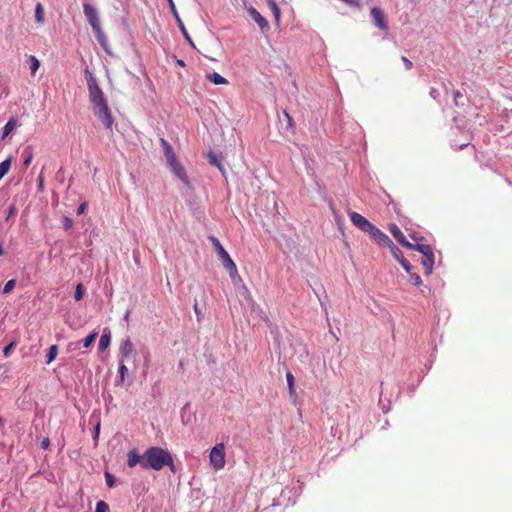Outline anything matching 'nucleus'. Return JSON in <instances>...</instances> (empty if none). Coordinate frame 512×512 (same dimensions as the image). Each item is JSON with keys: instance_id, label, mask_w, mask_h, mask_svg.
<instances>
[{"instance_id": "1", "label": "nucleus", "mask_w": 512, "mask_h": 512, "mask_svg": "<svg viewBox=\"0 0 512 512\" xmlns=\"http://www.w3.org/2000/svg\"><path fill=\"white\" fill-rule=\"evenodd\" d=\"M144 468L145 469H153V470H161L164 466H169L172 471H175V466L173 462V458L168 450H165L161 447H149L144 452Z\"/></svg>"}, {"instance_id": "2", "label": "nucleus", "mask_w": 512, "mask_h": 512, "mask_svg": "<svg viewBox=\"0 0 512 512\" xmlns=\"http://www.w3.org/2000/svg\"><path fill=\"white\" fill-rule=\"evenodd\" d=\"M208 239L214 246L215 251L220 261L222 262L224 268L229 272L230 277L234 278L238 274L236 264L234 263L228 252L225 250V248L222 246V244L216 237L209 236Z\"/></svg>"}, {"instance_id": "3", "label": "nucleus", "mask_w": 512, "mask_h": 512, "mask_svg": "<svg viewBox=\"0 0 512 512\" xmlns=\"http://www.w3.org/2000/svg\"><path fill=\"white\" fill-rule=\"evenodd\" d=\"M83 11L93 31L96 33L97 40L104 46L105 35L101 29L100 19L97 10L89 3L83 5Z\"/></svg>"}, {"instance_id": "4", "label": "nucleus", "mask_w": 512, "mask_h": 512, "mask_svg": "<svg viewBox=\"0 0 512 512\" xmlns=\"http://www.w3.org/2000/svg\"><path fill=\"white\" fill-rule=\"evenodd\" d=\"M88 82V92H89V100L92 103V107L100 104H104L107 102L103 91L99 87L96 78L89 73Z\"/></svg>"}, {"instance_id": "5", "label": "nucleus", "mask_w": 512, "mask_h": 512, "mask_svg": "<svg viewBox=\"0 0 512 512\" xmlns=\"http://www.w3.org/2000/svg\"><path fill=\"white\" fill-rule=\"evenodd\" d=\"M92 110L96 118L103 124L105 129L112 130L114 118L108 103L106 102L104 104L96 105L92 107Z\"/></svg>"}, {"instance_id": "6", "label": "nucleus", "mask_w": 512, "mask_h": 512, "mask_svg": "<svg viewBox=\"0 0 512 512\" xmlns=\"http://www.w3.org/2000/svg\"><path fill=\"white\" fill-rule=\"evenodd\" d=\"M209 460L211 466L215 470L224 468L226 463L225 445L223 443L216 444L210 451Z\"/></svg>"}, {"instance_id": "7", "label": "nucleus", "mask_w": 512, "mask_h": 512, "mask_svg": "<svg viewBox=\"0 0 512 512\" xmlns=\"http://www.w3.org/2000/svg\"><path fill=\"white\" fill-rule=\"evenodd\" d=\"M349 217L353 225L361 231L368 233L370 236L375 233L377 227L360 213L354 211L350 212Z\"/></svg>"}, {"instance_id": "8", "label": "nucleus", "mask_w": 512, "mask_h": 512, "mask_svg": "<svg viewBox=\"0 0 512 512\" xmlns=\"http://www.w3.org/2000/svg\"><path fill=\"white\" fill-rule=\"evenodd\" d=\"M391 254L393 257L402 265L404 270L407 273H410V270L412 269V265L409 263V261L404 257L402 251L393 244L391 247H389Z\"/></svg>"}, {"instance_id": "9", "label": "nucleus", "mask_w": 512, "mask_h": 512, "mask_svg": "<svg viewBox=\"0 0 512 512\" xmlns=\"http://www.w3.org/2000/svg\"><path fill=\"white\" fill-rule=\"evenodd\" d=\"M371 16L375 22V25L377 27H379L380 29L382 30H387L388 29V25H387V22H386V19H385V15L383 13V11L378 8V7H374L371 9Z\"/></svg>"}, {"instance_id": "10", "label": "nucleus", "mask_w": 512, "mask_h": 512, "mask_svg": "<svg viewBox=\"0 0 512 512\" xmlns=\"http://www.w3.org/2000/svg\"><path fill=\"white\" fill-rule=\"evenodd\" d=\"M170 10H171V12H172L173 16L175 17L176 22H177V24H178V27L180 28V30H181V32H182V34H183L184 38L189 42V44H190L193 48H195V44H194V42L192 41V39H191L190 35H189V34H188V32H187V29H186V27H185V25H184V23H183L182 19L180 18L179 14H178V11H177V9H176L175 4H172V6L170 7Z\"/></svg>"}, {"instance_id": "11", "label": "nucleus", "mask_w": 512, "mask_h": 512, "mask_svg": "<svg viewBox=\"0 0 512 512\" xmlns=\"http://www.w3.org/2000/svg\"><path fill=\"white\" fill-rule=\"evenodd\" d=\"M171 171L175 174L176 177H178L184 184H189V179L186 174V171L184 167L176 160L173 163L168 164Z\"/></svg>"}, {"instance_id": "12", "label": "nucleus", "mask_w": 512, "mask_h": 512, "mask_svg": "<svg viewBox=\"0 0 512 512\" xmlns=\"http://www.w3.org/2000/svg\"><path fill=\"white\" fill-rule=\"evenodd\" d=\"M161 146L163 148L164 157L167 165L173 163L177 160L175 152L171 146V144L164 138L160 139Z\"/></svg>"}, {"instance_id": "13", "label": "nucleus", "mask_w": 512, "mask_h": 512, "mask_svg": "<svg viewBox=\"0 0 512 512\" xmlns=\"http://www.w3.org/2000/svg\"><path fill=\"white\" fill-rule=\"evenodd\" d=\"M248 12L253 20L259 25L262 31L269 29L270 26L268 21L254 7H250Z\"/></svg>"}, {"instance_id": "14", "label": "nucleus", "mask_w": 512, "mask_h": 512, "mask_svg": "<svg viewBox=\"0 0 512 512\" xmlns=\"http://www.w3.org/2000/svg\"><path fill=\"white\" fill-rule=\"evenodd\" d=\"M389 231L401 245H403L404 247L410 246V242L407 241L405 235L396 224H390Z\"/></svg>"}, {"instance_id": "15", "label": "nucleus", "mask_w": 512, "mask_h": 512, "mask_svg": "<svg viewBox=\"0 0 512 512\" xmlns=\"http://www.w3.org/2000/svg\"><path fill=\"white\" fill-rule=\"evenodd\" d=\"M134 350H135L134 345H133L132 341L130 340V338L125 339L121 343L120 350H119L122 360L125 358H130L133 355Z\"/></svg>"}, {"instance_id": "16", "label": "nucleus", "mask_w": 512, "mask_h": 512, "mask_svg": "<svg viewBox=\"0 0 512 512\" xmlns=\"http://www.w3.org/2000/svg\"><path fill=\"white\" fill-rule=\"evenodd\" d=\"M144 453L142 455L138 454L136 450H131L127 453V464L129 467H134L137 464H140L142 468H144Z\"/></svg>"}, {"instance_id": "17", "label": "nucleus", "mask_w": 512, "mask_h": 512, "mask_svg": "<svg viewBox=\"0 0 512 512\" xmlns=\"http://www.w3.org/2000/svg\"><path fill=\"white\" fill-rule=\"evenodd\" d=\"M379 245L381 246H386V247H391L394 243L392 242V240L384 233L382 232L379 228H377L375 230V233H373L371 235Z\"/></svg>"}, {"instance_id": "18", "label": "nucleus", "mask_w": 512, "mask_h": 512, "mask_svg": "<svg viewBox=\"0 0 512 512\" xmlns=\"http://www.w3.org/2000/svg\"><path fill=\"white\" fill-rule=\"evenodd\" d=\"M422 265L424 267V274L430 275L434 267V253L433 251L423 255Z\"/></svg>"}, {"instance_id": "19", "label": "nucleus", "mask_w": 512, "mask_h": 512, "mask_svg": "<svg viewBox=\"0 0 512 512\" xmlns=\"http://www.w3.org/2000/svg\"><path fill=\"white\" fill-rule=\"evenodd\" d=\"M416 243H410V246H406V248L416 250L420 252L422 255H425L431 251H433L432 247L429 244L421 243L420 240L422 238H414Z\"/></svg>"}, {"instance_id": "20", "label": "nucleus", "mask_w": 512, "mask_h": 512, "mask_svg": "<svg viewBox=\"0 0 512 512\" xmlns=\"http://www.w3.org/2000/svg\"><path fill=\"white\" fill-rule=\"evenodd\" d=\"M268 3V6L275 18V22H276V25L279 26L280 25V8L278 7L277 3L274 1V0H268L267 1Z\"/></svg>"}, {"instance_id": "21", "label": "nucleus", "mask_w": 512, "mask_h": 512, "mask_svg": "<svg viewBox=\"0 0 512 512\" xmlns=\"http://www.w3.org/2000/svg\"><path fill=\"white\" fill-rule=\"evenodd\" d=\"M206 77H207V79H209L212 83H214L216 85H223V84L228 83L226 78H224L223 76H221L220 74H218L216 72L209 73V74H207Z\"/></svg>"}, {"instance_id": "22", "label": "nucleus", "mask_w": 512, "mask_h": 512, "mask_svg": "<svg viewBox=\"0 0 512 512\" xmlns=\"http://www.w3.org/2000/svg\"><path fill=\"white\" fill-rule=\"evenodd\" d=\"M35 21L39 24L45 22L44 8L41 3H37L35 7Z\"/></svg>"}, {"instance_id": "23", "label": "nucleus", "mask_w": 512, "mask_h": 512, "mask_svg": "<svg viewBox=\"0 0 512 512\" xmlns=\"http://www.w3.org/2000/svg\"><path fill=\"white\" fill-rule=\"evenodd\" d=\"M11 163V157L0 163V180L9 172L11 168Z\"/></svg>"}, {"instance_id": "24", "label": "nucleus", "mask_w": 512, "mask_h": 512, "mask_svg": "<svg viewBox=\"0 0 512 512\" xmlns=\"http://www.w3.org/2000/svg\"><path fill=\"white\" fill-rule=\"evenodd\" d=\"M286 380L289 388V394L291 396H296V391L294 387L295 378L291 372L286 373Z\"/></svg>"}, {"instance_id": "25", "label": "nucleus", "mask_w": 512, "mask_h": 512, "mask_svg": "<svg viewBox=\"0 0 512 512\" xmlns=\"http://www.w3.org/2000/svg\"><path fill=\"white\" fill-rule=\"evenodd\" d=\"M15 125H16V121L15 119H10L4 126L3 128V134H2V138H5L7 137L15 128Z\"/></svg>"}, {"instance_id": "26", "label": "nucleus", "mask_w": 512, "mask_h": 512, "mask_svg": "<svg viewBox=\"0 0 512 512\" xmlns=\"http://www.w3.org/2000/svg\"><path fill=\"white\" fill-rule=\"evenodd\" d=\"M126 372H127V367L125 366V364L121 360L120 361V366H119V376L116 379V384L117 385H120V384L124 383Z\"/></svg>"}, {"instance_id": "27", "label": "nucleus", "mask_w": 512, "mask_h": 512, "mask_svg": "<svg viewBox=\"0 0 512 512\" xmlns=\"http://www.w3.org/2000/svg\"><path fill=\"white\" fill-rule=\"evenodd\" d=\"M110 344V334L109 333H104L102 334V336L100 337V340H99V350L103 351L105 350Z\"/></svg>"}, {"instance_id": "28", "label": "nucleus", "mask_w": 512, "mask_h": 512, "mask_svg": "<svg viewBox=\"0 0 512 512\" xmlns=\"http://www.w3.org/2000/svg\"><path fill=\"white\" fill-rule=\"evenodd\" d=\"M29 62H30L31 74L35 75L37 70L40 67V62H39V60L34 55H30L29 56Z\"/></svg>"}, {"instance_id": "29", "label": "nucleus", "mask_w": 512, "mask_h": 512, "mask_svg": "<svg viewBox=\"0 0 512 512\" xmlns=\"http://www.w3.org/2000/svg\"><path fill=\"white\" fill-rule=\"evenodd\" d=\"M208 159H209V163L211 165H214L216 166L219 170H223V167H222V164H221V160L218 158V156L212 152H210L208 154Z\"/></svg>"}, {"instance_id": "30", "label": "nucleus", "mask_w": 512, "mask_h": 512, "mask_svg": "<svg viewBox=\"0 0 512 512\" xmlns=\"http://www.w3.org/2000/svg\"><path fill=\"white\" fill-rule=\"evenodd\" d=\"M58 354V347L57 345H52L50 346L49 350H48V353H47V363H51L52 361L55 360L56 356Z\"/></svg>"}, {"instance_id": "31", "label": "nucleus", "mask_w": 512, "mask_h": 512, "mask_svg": "<svg viewBox=\"0 0 512 512\" xmlns=\"http://www.w3.org/2000/svg\"><path fill=\"white\" fill-rule=\"evenodd\" d=\"M98 332L94 331L83 340V347L88 348L96 340Z\"/></svg>"}, {"instance_id": "32", "label": "nucleus", "mask_w": 512, "mask_h": 512, "mask_svg": "<svg viewBox=\"0 0 512 512\" xmlns=\"http://www.w3.org/2000/svg\"><path fill=\"white\" fill-rule=\"evenodd\" d=\"M84 293H85V289H84L83 285L81 283H79L76 286V290H75V294H74L75 300L80 301L83 298Z\"/></svg>"}, {"instance_id": "33", "label": "nucleus", "mask_w": 512, "mask_h": 512, "mask_svg": "<svg viewBox=\"0 0 512 512\" xmlns=\"http://www.w3.org/2000/svg\"><path fill=\"white\" fill-rule=\"evenodd\" d=\"M408 274L410 276V281L412 282V284H414L415 286H420L422 284V280H421L420 276L416 273H413L412 269L410 270V273H408Z\"/></svg>"}, {"instance_id": "34", "label": "nucleus", "mask_w": 512, "mask_h": 512, "mask_svg": "<svg viewBox=\"0 0 512 512\" xmlns=\"http://www.w3.org/2000/svg\"><path fill=\"white\" fill-rule=\"evenodd\" d=\"M15 285H16V281H15L14 279L9 280V281L5 284V286H4V288H3V293H4V294H9L10 292H12V290H13V289H14V287H15Z\"/></svg>"}, {"instance_id": "35", "label": "nucleus", "mask_w": 512, "mask_h": 512, "mask_svg": "<svg viewBox=\"0 0 512 512\" xmlns=\"http://www.w3.org/2000/svg\"><path fill=\"white\" fill-rule=\"evenodd\" d=\"M109 506L104 501H99L96 504L95 512H108Z\"/></svg>"}, {"instance_id": "36", "label": "nucleus", "mask_w": 512, "mask_h": 512, "mask_svg": "<svg viewBox=\"0 0 512 512\" xmlns=\"http://www.w3.org/2000/svg\"><path fill=\"white\" fill-rule=\"evenodd\" d=\"M25 153H27V156H26V158L23 161V166L24 167H28L31 164V162H32L33 154H32L31 151H28V150H25Z\"/></svg>"}, {"instance_id": "37", "label": "nucleus", "mask_w": 512, "mask_h": 512, "mask_svg": "<svg viewBox=\"0 0 512 512\" xmlns=\"http://www.w3.org/2000/svg\"><path fill=\"white\" fill-rule=\"evenodd\" d=\"M15 347V342H11L10 344H8L4 349H3V354L5 357H7L10 352L14 349Z\"/></svg>"}, {"instance_id": "38", "label": "nucleus", "mask_w": 512, "mask_h": 512, "mask_svg": "<svg viewBox=\"0 0 512 512\" xmlns=\"http://www.w3.org/2000/svg\"><path fill=\"white\" fill-rule=\"evenodd\" d=\"M401 60L403 61L404 65H405V68L407 70H411L412 69L413 64H412V62L407 57L402 56Z\"/></svg>"}, {"instance_id": "39", "label": "nucleus", "mask_w": 512, "mask_h": 512, "mask_svg": "<svg viewBox=\"0 0 512 512\" xmlns=\"http://www.w3.org/2000/svg\"><path fill=\"white\" fill-rule=\"evenodd\" d=\"M341 1L346 3L349 6H352V7H359L360 6L359 0H341Z\"/></svg>"}, {"instance_id": "40", "label": "nucleus", "mask_w": 512, "mask_h": 512, "mask_svg": "<svg viewBox=\"0 0 512 512\" xmlns=\"http://www.w3.org/2000/svg\"><path fill=\"white\" fill-rule=\"evenodd\" d=\"M86 208H87V203L86 202L81 203L77 209V214L78 215L83 214L85 212Z\"/></svg>"}, {"instance_id": "41", "label": "nucleus", "mask_w": 512, "mask_h": 512, "mask_svg": "<svg viewBox=\"0 0 512 512\" xmlns=\"http://www.w3.org/2000/svg\"><path fill=\"white\" fill-rule=\"evenodd\" d=\"M72 225H73V221H72V219H70V218H68V217H65V218H64V227H65V229H69V228H71V227H72Z\"/></svg>"}, {"instance_id": "42", "label": "nucleus", "mask_w": 512, "mask_h": 512, "mask_svg": "<svg viewBox=\"0 0 512 512\" xmlns=\"http://www.w3.org/2000/svg\"><path fill=\"white\" fill-rule=\"evenodd\" d=\"M16 212H17V208H16V206H15V205H11V206L9 207V214H8L7 220H8L12 215L16 214Z\"/></svg>"}, {"instance_id": "43", "label": "nucleus", "mask_w": 512, "mask_h": 512, "mask_svg": "<svg viewBox=\"0 0 512 512\" xmlns=\"http://www.w3.org/2000/svg\"><path fill=\"white\" fill-rule=\"evenodd\" d=\"M49 444H50L49 439L48 438H44L42 440V442H41V448L46 449V448H48Z\"/></svg>"}, {"instance_id": "44", "label": "nucleus", "mask_w": 512, "mask_h": 512, "mask_svg": "<svg viewBox=\"0 0 512 512\" xmlns=\"http://www.w3.org/2000/svg\"><path fill=\"white\" fill-rule=\"evenodd\" d=\"M43 183H44V179H43L42 174H40L39 177H38V187H39V189L43 188Z\"/></svg>"}, {"instance_id": "45", "label": "nucleus", "mask_w": 512, "mask_h": 512, "mask_svg": "<svg viewBox=\"0 0 512 512\" xmlns=\"http://www.w3.org/2000/svg\"><path fill=\"white\" fill-rule=\"evenodd\" d=\"M177 64H178L179 66H182V67H184V66H185V62H184L183 60H181V59H178V60H177Z\"/></svg>"}, {"instance_id": "46", "label": "nucleus", "mask_w": 512, "mask_h": 512, "mask_svg": "<svg viewBox=\"0 0 512 512\" xmlns=\"http://www.w3.org/2000/svg\"><path fill=\"white\" fill-rule=\"evenodd\" d=\"M98 434H99V424L96 426V429H95V438L98 437Z\"/></svg>"}, {"instance_id": "47", "label": "nucleus", "mask_w": 512, "mask_h": 512, "mask_svg": "<svg viewBox=\"0 0 512 512\" xmlns=\"http://www.w3.org/2000/svg\"><path fill=\"white\" fill-rule=\"evenodd\" d=\"M106 480H114V478L109 473H106Z\"/></svg>"}, {"instance_id": "48", "label": "nucleus", "mask_w": 512, "mask_h": 512, "mask_svg": "<svg viewBox=\"0 0 512 512\" xmlns=\"http://www.w3.org/2000/svg\"><path fill=\"white\" fill-rule=\"evenodd\" d=\"M4 254L3 246L0 244V257Z\"/></svg>"}, {"instance_id": "49", "label": "nucleus", "mask_w": 512, "mask_h": 512, "mask_svg": "<svg viewBox=\"0 0 512 512\" xmlns=\"http://www.w3.org/2000/svg\"><path fill=\"white\" fill-rule=\"evenodd\" d=\"M114 483H115V482H112V481L107 482V484H108V486H109V487H113Z\"/></svg>"}, {"instance_id": "50", "label": "nucleus", "mask_w": 512, "mask_h": 512, "mask_svg": "<svg viewBox=\"0 0 512 512\" xmlns=\"http://www.w3.org/2000/svg\"><path fill=\"white\" fill-rule=\"evenodd\" d=\"M0 425H4V419L0 417Z\"/></svg>"}, {"instance_id": "51", "label": "nucleus", "mask_w": 512, "mask_h": 512, "mask_svg": "<svg viewBox=\"0 0 512 512\" xmlns=\"http://www.w3.org/2000/svg\"><path fill=\"white\" fill-rule=\"evenodd\" d=\"M168 2H169V7H171L172 4H174L173 0H168Z\"/></svg>"}, {"instance_id": "52", "label": "nucleus", "mask_w": 512, "mask_h": 512, "mask_svg": "<svg viewBox=\"0 0 512 512\" xmlns=\"http://www.w3.org/2000/svg\"><path fill=\"white\" fill-rule=\"evenodd\" d=\"M285 115H286L287 119H288L289 121H291V117L289 116V114H288V113H285Z\"/></svg>"}, {"instance_id": "53", "label": "nucleus", "mask_w": 512, "mask_h": 512, "mask_svg": "<svg viewBox=\"0 0 512 512\" xmlns=\"http://www.w3.org/2000/svg\"><path fill=\"white\" fill-rule=\"evenodd\" d=\"M194 309H195V312H196V313H198V312H199V309H198L197 305H195Z\"/></svg>"}, {"instance_id": "54", "label": "nucleus", "mask_w": 512, "mask_h": 512, "mask_svg": "<svg viewBox=\"0 0 512 512\" xmlns=\"http://www.w3.org/2000/svg\"><path fill=\"white\" fill-rule=\"evenodd\" d=\"M464 146H467V144L460 145L459 148L462 149Z\"/></svg>"}, {"instance_id": "55", "label": "nucleus", "mask_w": 512, "mask_h": 512, "mask_svg": "<svg viewBox=\"0 0 512 512\" xmlns=\"http://www.w3.org/2000/svg\"><path fill=\"white\" fill-rule=\"evenodd\" d=\"M128 317H129V312H127L126 315H125L126 319H128Z\"/></svg>"}]
</instances>
